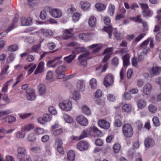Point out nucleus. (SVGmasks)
I'll return each mask as SVG.
<instances>
[{"label": "nucleus", "mask_w": 161, "mask_h": 161, "mask_svg": "<svg viewBox=\"0 0 161 161\" xmlns=\"http://www.w3.org/2000/svg\"><path fill=\"white\" fill-rule=\"evenodd\" d=\"M81 96L80 93L77 91L74 92L73 94L72 98L73 100H78L80 99Z\"/></svg>", "instance_id": "37"}, {"label": "nucleus", "mask_w": 161, "mask_h": 161, "mask_svg": "<svg viewBox=\"0 0 161 161\" xmlns=\"http://www.w3.org/2000/svg\"><path fill=\"white\" fill-rule=\"evenodd\" d=\"M58 106L60 108L66 111L71 110L72 108V104L71 101H64L60 103Z\"/></svg>", "instance_id": "5"}, {"label": "nucleus", "mask_w": 161, "mask_h": 161, "mask_svg": "<svg viewBox=\"0 0 161 161\" xmlns=\"http://www.w3.org/2000/svg\"><path fill=\"white\" fill-rule=\"evenodd\" d=\"M149 111L152 113H156L157 111V108L153 105H150L148 106Z\"/></svg>", "instance_id": "53"}, {"label": "nucleus", "mask_w": 161, "mask_h": 161, "mask_svg": "<svg viewBox=\"0 0 161 161\" xmlns=\"http://www.w3.org/2000/svg\"><path fill=\"white\" fill-rule=\"evenodd\" d=\"M82 112L86 115H89L91 114L90 108L86 105H83L81 107Z\"/></svg>", "instance_id": "28"}, {"label": "nucleus", "mask_w": 161, "mask_h": 161, "mask_svg": "<svg viewBox=\"0 0 161 161\" xmlns=\"http://www.w3.org/2000/svg\"><path fill=\"white\" fill-rule=\"evenodd\" d=\"M17 153L26 154V150L24 147H19L17 148Z\"/></svg>", "instance_id": "42"}, {"label": "nucleus", "mask_w": 161, "mask_h": 161, "mask_svg": "<svg viewBox=\"0 0 161 161\" xmlns=\"http://www.w3.org/2000/svg\"><path fill=\"white\" fill-rule=\"evenodd\" d=\"M34 128V126L33 125L29 124L25 126L22 128L23 129V130L25 132L26 131H29L33 129Z\"/></svg>", "instance_id": "40"}, {"label": "nucleus", "mask_w": 161, "mask_h": 161, "mask_svg": "<svg viewBox=\"0 0 161 161\" xmlns=\"http://www.w3.org/2000/svg\"><path fill=\"white\" fill-rule=\"evenodd\" d=\"M6 119L8 122L12 123L15 121L16 120V118L14 116L8 115Z\"/></svg>", "instance_id": "47"}, {"label": "nucleus", "mask_w": 161, "mask_h": 161, "mask_svg": "<svg viewBox=\"0 0 161 161\" xmlns=\"http://www.w3.org/2000/svg\"><path fill=\"white\" fill-rule=\"evenodd\" d=\"M161 71V67H153L150 71L151 75H158Z\"/></svg>", "instance_id": "16"}, {"label": "nucleus", "mask_w": 161, "mask_h": 161, "mask_svg": "<svg viewBox=\"0 0 161 161\" xmlns=\"http://www.w3.org/2000/svg\"><path fill=\"white\" fill-rule=\"evenodd\" d=\"M35 132L36 135H39L43 134L44 133V131L43 129L38 128L35 130Z\"/></svg>", "instance_id": "49"}, {"label": "nucleus", "mask_w": 161, "mask_h": 161, "mask_svg": "<svg viewBox=\"0 0 161 161\" xmlns=\"http://www.w3.org/2000/svg\"><path fill=\"white\" fill-rule=\"evenodd\" d=\"M73 29H66L65 30V32L63 35V37L65 40L68 39L71 37L70 36H68L67 34H70L73 31Z\"/></svg>", "instance_id": "30"}, {"label": "nucleus", "mask_w": 161, "mask_h": 161, "mask_svg": "<svg viewBox=\"0 0 161 161\" xmlns=\"http://www.w3.org/2000/svg\"><path fill=\"white\" fill-rule=\"evenodd\" d=\"M49 13L51 15L55 18H59L62 15L61 11L58 9L51 8L49 9Z\"/></svg>", "instance_id": "9"}, {"label": "nucleus", "mask_w": 161, "mask_h": 161, "mask_svg": "<svg viewBox=\"0 0 161 161\" xmlns=\"http://www.w3.org/2000/svg\"><path fill=\"white\" fill-rule=\"evenodd\" d=\"M139 4L142 9V13L144 16H150L152 15V13L147 4L141 3Z\"/></svg>", "instance_id": "4"}, {"label": "nucleus", "mask_w": 161, "mask_h": 161, "mask_svg": "<svg viewBox=\"0 0 161 161\" xmlns=\"http://www.w3.org/2000/svg\"><path fill=\"white\" fill-rule=\"evenodd\" d=\"M122 132L125 137L130 138L132 136L134 130L131 125L129 124H125L122 127Z\"/></svg>", "instance_id": "1"}, {"label": "nucleus", "mask_w": 161, "mask_h": 161, "mask_svg": "<svg viewBox=\"0 0 161 161\" xmlns=\"http://www.w3.org/2000/svg\"><path fill=\"white\" fill-rule=\"evenodd\" d=\"M54 62L53 59L48 61L47 64V66L49 68H55L57 65H59L62 63V62L61 61H58L54 64L52 65V64Z\"/></svg>", "instance_id": "18"}, {"label": "nucleus", "mask_w": 161, "mask_h": 161, "mask_svg": "<svg viewBox=\"0 0 161 161\" xmlns=\"http://www.w3.org/2000/svg\"><path fill=\"white\" fill-rule=\"evenodd\" d=\"M76 120L78 123L83 126H86L88 124V121L87 119L82 115L78 116Z\"/></svg>", "instance_id": "10"}, {"label": "nucleus", "mask_w": 161, "mask_h": 161, "mask_svg": "<svg viewBox=\"0 0 161 161\" xmlns=\"http://www.w3.org/2000/svg\"><path fill=\"white\" fill-rule=\"evenodd\" d=\"M122 125V122L120 119H116L114 122V125L117 127H120Z\"/></svg>", "instance_id": "60"}, {"label": "nucleus", "mask_w": 161, "mask_h": 161, "mask_svg": "<svg viewBox=\"0 0 161 161\" xmlns=\"http://www.w3.org/2000/svg\"><path fill=\"white\" fill-rule=\"evenodd\" d=\"M75 54L73 53L64 57V59L67 63L70 64L75 59Z\"/></svg>", "instance_id": "21"}, {"label": "nucleus", "mask_w": 161, "mask_h": 161, "mask_svg": "<svg viewBox=\"0 0 161 161\" xmlns=\"http://www.w3.org/2000/svg\"><path fill=\"white\" fill-rule=\"evenodd\" d=\"M80 5L82 9L84 10H86L87 9L90 7L91 4L90 3L87 2H80Z\"/></svg>", "instance_id": "34"}, {"label": "nucleus", "mask_w": 161, "mask_h": 161, "mask_svg": "<svg viewBox=\"0 0 161 161\" xmlns=\"http://www.w3.org/2000/svg\"><path fill=\"white\" fill-rule=\"evenodd\" d=\"M38 89L39 94L42 95L45 93L46 91V87L43 84H40L38 86Z\"/></svg>", "instance_id": "25"}, {"label": "nucleus", "mask_w": 161, "mask_h": 161, "mask_svg": "<svg viewBox=\"0 0 161 161\" xmlns=\"http://www.w3.org/2000/svg\"><path fill=\"white\" fill-rule=\"evenodd\" d=\"M144 144L145 147L148 148L154 145L155 142L152 138L149 137L145 140Z\"/></svg>", "instance_id": "12"}, {"label": "nucleus", "mask_w": 161, "mask_h": 161, "mask_svg": "<svg viewBox=\"0 0 161 161\" xmlns=\"http://www.w3.org/2000/svg\"><path fill=\"white\" fill-rule=\"evenodd\" d=\"M114 82V77L111 74H109L104 78L103 84L106 86H112Z\"/></svg>", "instance_id": "6"}, {"label": "nucleus", "mask_w": 161, "mask_h": 161, "mask_svg": "<svg viewBox=\"0 0 161 161\" xmlns=\"http://www.w3.org/2000/svg\"><path fill=\"white\" fill-rule=\"evenodd\" d=\"M102 30L108 32L109 35V38H111L112 36V34L113 31V28L111 26H110L108 27H104V28Z\"/></svg>", "instance_id": "31"}, {"label": "nucleus", "mask_w": 161, "mask_h": 161, "mask_svg": "<svg viewBox=\"0 0 161 161\" xmlns=\"http://www.w3.org/2000/svg\"><path fill=\"white\" fill-rule=\"evenodd\" d=\"M48 111L53 115H56L57 114V111L56 108L53 106H50L48 108Z\"/></svg>", "instance_id": "50"}, {"label": "nucleus", "mask_w": 161, "mask_h": 161, "mask_svg": "<svg viewBox=\"0 0 161 161\" xmlns=\"http://www.w3.org/2000/svg\"><path fill=\"white\" fill-rule=\"evenodd\" d=\"M89 53L86 51L82 54L80 55L78 58L80 64L83 67H86L87 65V60L89 59Z\"/></svg>", "instance_id": "2"}, {"label": "nucleus", "mask_w": 161, "mask_h": 161, "mask_svg": "<svg viewBox=\"0 0 161 161\" xmlns=\"http://www.w3.org/2000/svg\"><path fill=\"white\" fill-rule=\"evenodd\" d=\"M114 152L115 153H118L120 149V145L118 143L114 144L113 147Z\"/></svg>", "instance_id": "41"}, {"label": "nucleus", "mask_w": 161, "mask_h": 161, "mask_svg": "<svg viewBox=\"0 0 161 161\" xmlns=\"http://www.w3.org/2000/svg\"><path fill=\"white\" fill-rule=\"evenodd\" d=\"M26 97L28 100L33 101L35 99L36 96L35 93H33L30 95H26Z\"/></svg>", "instance_id": "62"}, {"label": "nucleus", "mask_w": 161, "mask_h": 161, "mask_svg": "<svg viewBox=\"0 0 161 161\" xmlns=\"http://www.w3.org/2000/svg\"><path fill=\"white\" fill-rule=\"evenodd\" d=\"M14 55L13 54H11L7 58L6 62L7 64H9L12 61L14 58Z\"/></svg>", "instance_id": "55"}, {"label": "nucleus", "mask_w": 161, "mask_h": 161, "mask_svg": "<svg viewBox=\"0 0 161 161\" xmlns=\"http://www.w3.org/2000/svg\"><path fill=\"white\" fill-rule=\"evenodd\" d=\"M91 132L93 133V134H92V135H93L95 136H100L102 135L101 131L94 126H93L92 128Z\"/></svg>", "instance_id": "19"}, {"label": "nucleus", "mask_w": 161, "mask_h": 161, "mask_svg": "<svg viewBox=\"0 0 161 161\" xmlns=\"http://www.w3.org/2000/svg\"><path fill=\"white\" fill-rule=\"evenodd\" d=\"M75 153L72 150L69 151L67 153V159L68 161H74L75 158Z\"/></svg>", "instance_id": "17"}, {"label": "nucleus", "mask_w": 161, "mask_h": 161, "mask_svg": "<svg viewBox=\"0 0 161 161\" xmlns=\"http://www.w3.org/2000/svg\"><path fill=\"white\" fill-rule=\"evenodd\" d=\"M44 64L42 62H40L38 65L34 73L37 74L42 72L44 69Z\"/></svg>", "instance_id": "20"}, {"label": "nucleus", "mask_w": 161, "mask_h": 161, "mask_svg": "<svg viewBox=\"0 0 161 161\" xmlns=\"http://www.w3.org/2000/svg\"><path fill=\"white\" fill-rule=\"evenodd\" d=\"M128 50L125 49H122L120 51L122 54H125L122 57V59L123 62V66L124 67L128 65L129 62L130 55L128 54Z\"/></svg>", "instance_id": "7"}, {"label": "nucleus", "mask_w": 161, "mask_h": 161, "mask_svg": "<svg viewBox=\"0 0 161 161\" xmlns=\"http://www.w3.org/2000/svg\"><path fill=\"white\" fill-rule=\"evenodd\" d=\"M26 135L25 132L22 128L21 130L17 132L16 133V137L19 139H23L24 138Z\"/></svg>", "instance_id": "26"}, {"label": "nucleus", "mask_w": 161, "mask_h": 161, "mask_svg": "<svg viewBox=\"0 0 161 161\" xmlns=\"http://www.w3.org/2000/svg\"><path fill=\"white\" fill-rule=\"evenodd\" d=\"M123 99L125 100H130L131 99L130 94L128 93H125L123 96Z\"/></svg>", "instance_id": "63"}, {"label": "nucleus", "mask_w": 161, "mask_h": 161, "mask_svg": "<svg viewBox=\"0 0 161 161\" xmlns=\"http://www.w3.org/2000/svg\"><path fill=\"white\" fill-rule=\"evenodd\" d=\"M102 92L100 90H97L94 94V97L97 98H99L102 96Z\"/></svg>", "instance_id": "58"}, {"label": "nucleus", "mask_w": 161, "mask_h": 161, "mask_svg": "<svg viewBox=\"0 0 161 161\" xmlns=\"http://www.w3.org/2000/svg\"><path fill=\"white\" fill-rule=\"evenodd\" d=\"M97 10L98 11L103 10L105 9L106 6L101 3H97L95 5Z\"/></svg>", "instance_id": "32"}, {"label": "nucleus", "mask_w": 161, "mask_h": 161, "mask_svg": "<svg viewBox=\"0 0 161 161\" xmlns=\"http://www.w3.org/2000/svg\"><path fill=\"white\" fill-rule=\"evenodd\" d=\"M115 9V7L114 5L112 4L110 5L108 12L111 15H113L114 14Z\"/></svg>", "instance_id": "61"}, {"label": "nucleus", "mask_w": 161, "mask_h": 161, "mask_svg": "<svg viewBox=\"0 0 161 161\" xmlns=\"http://www.w3.org/2000/svg\"><path fill=\"white\" fill-rule=\"evenodd\" d=\"M28 140L30 142H34L36 140L35 136L33 133L29 134L28 137Z\"/></svg>", "instance_id": "59"}, {"label": "nucleus", "mask_w": 161, "mask_h": 161, "mask_svg": "<svg viewBox=\"0 0 161 161\" xmlns=\"http://www.w3.org/2000/svg\"><path fill=\"white\" fill-rule=\"evenodd\" d=\"M85 84L84 81L81 80L78 81L77 84V90L79 91L84 90L85 88Z\"/></svg>", "instance_id": "24"}, {"label": "nucleus", "mask_w": 161, "mask_h": 161, "mask_svg": "<svg viewBox=\"0 0 161 161\" xmlns=\"http://www.w3.org/2000/svg\"><path fill=\"white\" fill-rule=\"evenodd\" d=\"M97 124L101 128L105 129H108L110 127L109 123L105 120L100 119L98 120Z\"/></svg>", "instance_id": "11"}, {"label": "nucleus", "mask_w": 161, "mask_h": 161, "mask_svg": "<svg viewBox=\"0 0 161 161\" xmlns=\"http://www.w3.org/2000/svg\"><path fill=\"white\" fill-rule=\"evenodd\" d=\"M12 113V111L10 109L6 110L3 111H0V117Z\"/></svg>", "instance_id": "46"}, {"label": "nucleus", "mask_w": 161, "mask_h": 161, "mask_svg": "<svg viewBox=\"0 0 161 161\" xmlns=\"http://www.w3.org/2000/svg\"><path fill=\"white\" fill-rule=\"evenodd\" d=\"M90 85L92 89H94L96 88L97 85V82L95 78L92 79L90 81Z\"/></svg>", "instance_id": "33"}, {"label": "nucleus", "mask_w": 161, "mask_h": 161, "mask_svg": "<svg viewBox=\"0 0 161 161\" xmlns=\"http://www.w3.org/2000/svg\"><path fill=\"white\" fill-rule=\"evenodd\" d=\"M96 19L93 16L90 17L89 19L88 24L91 27L94 26L96 24Z\"/></svg>", "instance_id": "27"}, {"label": "nucleus", "mask_w": 161, "mask_h": 161, "mask_svg": "<svg viewBox=\"0 0 161 161\" xmlns=\"http://www.w3.org/2000/svg\"><path fill=\"white\" fill-rule=\"evenodd\" d=\"M64 118L65 121L67 123H71L73 122L72 118L68 114H64Z\"/></svg>", "instance_id": "35"}, {"label": "nucleus", "mask_w": 161, "mask_h": 161, "mask_svg": "<svg viewBox=\"0 0 161 161\" xmlns=\"http://www.w3.org/2000/svg\"><path fill=\"white\" fill-rule=\"evenodd\" d=\"M112 64L113 65L117 66L119 64V59L118 58L115 57L112 60Z\"/></svg>", "instance_id": "64"}, {"label": "nucleus", "mask_w": 161, "mask_h": 161, "mask_svg": "<svg viewBox=\"0 0 161 161\" xmlns=\"http://www.w3.org/2000/svg\"><path fill=\"white\" fill-rule=\"evenodd\" d=\"M32 19L30 17L26 18L22 17L21 18V25L22 26H29L32 24Z\"/></svg>", "instance_id": "13"}, {"label": "nucleus", "mask_w": 161, "mask_h": 161, "mask_svg": "<svg viewBox=\"0 0 161 161\" xmlns=\"http://www.w3.org/2000/svg\"><path fill=\"white\" fill-rule=\"evenodd\" d=\"M52 115L49 114H46L43 115L42 117L38 119V122L41 124H44L47 122H49L52 119Z\"/></svg>", "instance_id": "8"}, {"label": "nucleus", "mask_w": 161, "mask_h": 161, "mask_svg": "<svg viewBox=\"0 0 161 161\" xmlns=\"http://www.w3.org/2000/svg\"><path fill=\"white\" fill-rule=\"evenodd\" d=\"M27 5L30 8H33L37 5L38 2L37 0H26Z\"/></svg>", "instance_id": "23"}, {"label": "nucleus", "mask_w": 161, "mask_h": 161, "mask_svg": "<svg viewBox=\"0 0 161 161\" xmlns=\"http://www.w3.org/2000/svg\"><path fill=\"white\" fill-rule=\"evenodd\" d=\"M66 70V67L62 65L57 67L55 70V73L57 75V78L58 79H63L65 76L64 72Z\"/></svg>", "instance_id": "3"}, {"label": "nucleus", "mask_w": 161, "mask_h": 161, "mask_svg": "<svg viewBox=\"0 0 161 161\" xmlns=\"http://www.w3.org/2000/svg\"><path fill=\"white\" fill-rule=\"evenodd\" d=\"M27 154L22 153H17L16 156L17 159H19V161H22L25 157L26 156Z\"/></svg>", "instance_id": "56"}, {"label": "nucleus", "mask_w": 161, "mask_h": 161, "mask_svg": "<svg viewBox=\"0 0 161 161\" xmlns=\"http://www.w3.org/2000/svg\"><path fill=\"white\" fill-rule=\"evenodd\" d=\"M122 110L126 112H130L131 110V106L128 104H124L122 107Z\"/></svg>", "instance_id": "38"}, {"label": "nucleus", "mask_w": 161, "mask_h": 161, "mask_svg": "<svg viewBox=\"0 0 161 161\" xmlns=\"http://www.w3.org/2000/svg\"><path fill=\"white\" fill-rule=\"evenodd\" d=\"M152 89V85L149 83H147L144 86L143 89V92L146 95H149Z\"/></svg>", "instance_id": "14"}, {"label": "nucleus", "mask_w": 161, "mask_h": 161, "mask_svg": "<svg viewBox=\"0 0 161 161\" xmlns=\"http://www.w3.org/2000/svg\"><path fill=\"white\" fill-rule=\"evenodd\" d=\"M138 107L140 108H143L146 105L145 101H138L137 103Z\"/></svg>", "instance_id": "52"}, {"label": "nucleus", "mask_w": 161, "mask_h": 161, "mask_svg": "<svg viewBox=\"0 0 161 161\" xmlns=\"http://www.w3.org/2000/svg\"><path fill=\"white\" fill-rule=\"evenodd\" d=\"M31 150L35 153H39L41 152L42 149L40 147L36 146L32 147Z\"/></svg>", "instance_id": "48"}, {"label": "nucleus", "mask_w": 161, "mask_h": 161, "mask_svg": "<svg viewBox=\"0 0 161 161\" xmlns=\"http://www.w3.org/2000/svg\"><path fill=\"white\" fill-rule=\"evenodd\" d=\"M153 123L156 126H158L160 125V123L158 118L154 116L153 118Z\"/></svg>", "instance_id": "54"}, {"label": "nucleus", "mask_w": 161, "mask_h": 161, "mask_svg": "<svg viewBox=\"0 0 161 161\" xmlns=\"http://www.w3.org/2000/svg\"><path fill=\"white\" fill-rule=\"evenodd\" d=\"M13 79H11L7 81L4 85L3 86L2 89V91L3 92H6L8 91V86L10 85L11 83L13 82Z\"/></svg>", "instance_id": "29"}, {"label": "nucleus", "mask_w": 161, "mask_h": 161, "mask_svg": "<svg viewBox=\"0 0 161 161\" xmlns=\"http://www.w3.org/2000/svg\"><path fill=\"white\" fill-rule=\"evenodd\" d=\"M15 23H14V20L13 21V23L8 27V28L3 32L2 33L5 32L6 33H8V32L11 31L14 28Z\"/></svg>", "instance_id": "45"}, {"label": "nucleus", "mask_w": 161, "mask_h": 161, "mask_svg": "<svg viewBox=\"0 0 161 161\" xmlns=\"http://www.w3.org/2000/svg\"><path fill=\"white\" fill-rule=\"evenodd\" d=\"M40 31L45 36H52L53 35V33L51 30L42 29L40 30Z\"/></svg>", "instance_id": "22"}, {"label": "nucleus", "mask_w": 161, "mask_h": 161, "mask_svg": "<svg viewBox=\"0 0 161 161\" xmlns=\"http://www.w3.org/2000/svg\"><path fill=\"white\" fill-rule=\"evenodd\" d=\"M40 17L42 20L45 19L47 17V14L44 10H42L40 13Z\"/></svg>", "instance_id": "57"}, {"label": "nucleus", "mask_w": 161, "mask_h": 161, "mask_svg": "<svg viewBox=\"0 0 161 161\" xmlns=\"http://www.w3.org/2000/svg\"><path fill=\"white\" fill-rule=\"evenodd\" d=\"M103 21L106 25L107 26V27H109L110 26H111L112 27V25L110 24L111 23V19L108 16H105L103 18Z\"/></svg>", "instance_id": "36"}, {"label": "nucleus", "mask_w": 161, "mask_h": 161, "mask_svg": "<svg viewBox=\"0 0 161 161\" xmlns=\"http://www.w3.org/2000/svg\"><path fill=\"white\" fill-rule=\"evenodd\" d=\"M112 48L111 47L107 48L105 49L104 52L103 53V54L106 53V54L110 56L112 53Z\"/></svg>", "instance_id": "51"}, {"label": "nucleus", "mask_w": 161, "mask_h": 161, "mask_svg": "<svg viewBox=\"0 0 161 161\" xmlns=\"http://www.w3.org/2000/svg\"><path fill=\"white\" fill-rule=\"evenodd\" d=\"M77 148L81 151L86 150L88 148V145L85 142H80L77 145Z\"/></svg>", "instance_id": "15"}, {"label": "nucleus", "mask_w": 161, "mask_h": 161, "mask_svg": "<svg viewBox=\"0 0 161 161\" xmlns=\"http://www.w3.org/2000/svg\"><path fill=\"white\" fill-rule=\"evenodd\" d=\"M46 79L47 80L52 81L53 80V73L51 71L47 72V74Z\"/></svg>", "instance_id": "39"}, {"label": "nucleus", "mask_w": 161, "mask_h": 161, "mask_svg": "<svg viewBox=\"0 0 161 161\" xmlns=\"http://www.w3.org/2000/svg\"><path fill=\"white\" fill-rule=\"evenodd\" d=\"M18 49V47L17 45L14 44L9 46L8 47V49L9 51L10 52L15 51L17 50Z\"/></svg>", "instance_id": "43"}, {"label": "nucleus", "mask_w": 161, "mask_h": 161, "mask_svg": "<svg viewBox=\"0 0 161 161\" xmlns=\"http://www.w3.org/2000/svg\"><path fill=\"white\" fill-rule=\"evenodd\" d=\"M80 14L77 12L74 13L73 15L72 18L74 22L77 21L79 19Z\"/></svg>", "instance_id": "44"}]
</instances>
